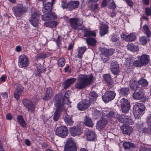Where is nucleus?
I'll return each instance as SVG.
<instances>
[{
    "mask_svg": "<svg viewBox=\"0 0 151 151\" xmlns=\"http://www.w3.org/2000/svg\"><path fill=\"white\" fill-rule=\"evenodd\" d=\"M97 96V94L95 92L93 91L91 92L89 96L90 102H94L95 101Z\"/></svg>",
    "mask_w": 151,
    "mask_h": 151,
    "instance_id": "nucleus-39",
    "label": "nucleus"
},
{
    "mask_svg": "<svg viewBox=\"0 0 151 151\" xmlns=\"http://www.w3.org/2000/svg\"><path fill=\"white\" fill-rule=\"evenodd\" d=\"M76 80V79L74 78H69L66 80L63 83L64 88L65 89H67Z\"/></svg>",
    "mask_w": 151,
    "mask_h": 151,
    "instance_id": "nucleus-26",
    "label": "nucleus"
},
{
    "mask_svg": "<svg viewBox=\"0 0 151 151\" xmlns=\"http://www.w3.org/2000/svg\"><path fill=\"white\" fill-rule=\"evenodd\" d=\"M91 2H89V0L88 1V8L89 9H91L92 11H94L98 8V4H96L94 5L93 4L91 3Z\"/></svg>",
    "mask_w": 151,
    "mask_h": 151,
    "instance_id": "nucleus-42",
    "label": "nucleus"
},
{
    "mask_svg": "<svg viewBox=\"0 0 151 151\" xmlns=\"http://www.w3.org/2000/svg\"><path fill=\"white\" fill-rule=\"evenodd\" d=\"M110 68L112 73L115 75H117L120 71L119 68V65L116 62H113L111 64Z\"/></svg>",
    "mask_w": 151,
    "mask_h": 151,
    "instance_id": "nucleus-18",
    "label": "nucleus"
},
{
    "mask_svg": "<svg viewBox=\"0 0 151 151\" xmlns=\"http://www.w3.org/2000/svg\"><path fill=\"white\" fill-rule=\"evenodd\" d=\"M63 117L64 121L67 125H71L73 124V122L72 120L71 116L68 115L67 113L65 112L64 113Z\"/></svg>",
    "mask_w": 151,
    "mask_h": 151,
    "instance_id": "nucleus-24",
    "label": "nucleus"
},
{
    "mask_svg": "<svg viewBox=\"0 0 151 151\" xmlns=\"http://www.w3.org/2000/svg\"><path fill=\"white\" fill-rule=\"evenodd\" d=\"M71 93V92L69 91H68L65 92L63 99V103L65 104L68 105L70 104L69 98L70 96Z\"/></svg>",
    "mask_w": 151,
    "mask_h": 151,
    "instance_id": "nucleus-28",
    "label": "nucleus"
},
{
    "mask_svg": "<svg viewBox=\"0 0 151 151\" xmlns=\"http://www.w3.org/2000/svg\"><path fill=\"white\" fill-rule=\"evenodd\" d=\"M129 93V89L128 87H124L121 88L119 90L120 94L124 96H127Z\"/></svg>",
    "mask_w": 151,
    "mask_h": 151,
    "instance_id": "nucleus-40",
    "label": "nucleus"
},
{
    "mask_svg": "<svg viewBox=\"0 0 151 151\" xmlns=\"http://www.w3.org/2000/svg\"><path fill=\"white\" fill-rule=\"evenodd\" d=\"M108 25L106 24H102L100 29V34L101 36H103L107 33L108 32Z\"/></svg>",
    "mask_w": 151,
    "mask_h": 151,
    "instance_id": "nucleus-25",
    "label": "nucleus"
},
{
    "mask_svg": "<svg viewBox=\"0 0 151 151\" xmlns=\"http://www.w3.org/2000/svg\"><path fill=\"white\" fill-rule=\"evenodd\" d=\"M79 2L78 1H73L68 3L67 10L69 11L73 10L78 7Z\"/></svg>",
    "mask_w": 151,
    "mask_h": 151,
    "instance_id": "nucleus-19",
    "label": "nucleus"
},
{
    "mask_svg": "<svg viewBox=\"0 0 151 151\" xmlns=\"http://www.w3.org/2000/svg\"><path fill=\"white\" fill-rule=\"evenodd\" d=\"M22 103L24 106L31 112H33L35 110V105L29 100L24 99L22 101Z\"/></svg>",
    "mask_w": 151,
    "mask_h": 151,
    "instance_id": "nucleus-11",
    "label": "nucleus"
},
{
    "mask_svg": "<svg viewBox=\"0 0 151 151\" xmlns=\"http://www.w3.org/2000/svg\"><path fill=\"white\" fill-rule=\"evenodd\" d=\"M145 11L146 15L148 16H151V6L150 8H145Z\"/></svg>",
    "mask_w": 151,
    "mask_h": 151,
    "instance_id": "nucleus-58",
    "label": "nucleus"
},
{
    "mask_svg": "<svg viewBox=\"0 0 151 151\" xmlns=\"http://www.w3.org/2000/svg\"><path fill=\"white\" fill-rule=\"evenodd\" d=\"M138 82L139 84L142 86H146L148 85V82L145 79L141 78L139 80Z\"/></svg>",
    "mask_w": 151,
    "mask_h": 151,
    "instance_id": "nucleus-47",
    "label": "nucleus"
},
{
    "mask_svg": "<svg viewBox=\"0 0 151 151\" xmlns=\"http://www.w3.org/2000/svg\"><path fill=\"white\" fill-rule=\"evenodd\" d=\"M145 96L144 90L140 89L138 91H135L132 94L133 98L137 100H139L144 98Z\"/></svg>",
    "mask_w": 151,
    "mask_h": 151,
    "instance_id": "nucleus-14",
    "label": "nucleus"
},
{
    "mask_svg": "<svg viewBox=\"0 0 151 151\" xmlns=\"http://www.w3.org/2000/svg\"><path fill=\"white\" fill-rule=\"evenodd\" d=\"M102 60L104 63L106 62L109 59V56L104 53V52H102Z\"/></svg>",
    "mask_w": 151,
    "mask_h": 151,
    "instance_id": "nucleus-56",
    "label": "nucleus"
},
{
    "mask_svg": "<svg viewBox=\"0 0 151 151\" xmlns=\"http://www.w3.org/2000/svg\"><path fill=\"white\" fill-rule=\"evenodd\" d=\"M47 15H43L42 16V19L44 21H47L50 20H53L57 18V16L55 12H49Z\"/></svg>",
    "mask_w": 151,
    "mask_h": 151,
    "instance_id": "nucleus-17",
    "label": "nucleus"
},
{
    "mask_svg": "<svg viewBox=\"0 0 151 151\" xmlns=\"http://www.w3.org/2000/svg\"><path fill=\"white\" fill-rule=\"evenodd\" d=\"M47 57V55L45 54L44 52H41L40 54L37 55L36 57V59L37 60L40 58H45Z\"/></svg>",
    "mask_w": 151,
    "mask_h": 151,
    "instance_id": "nucleus-55",
    "label": "nucleus"
},
{
    "mask_svg": "<svg viewBox=\"0 0 151 151\" xmlns=\"http://www.w3.org/2000/svg\"><path fill=\"white\" fill-rule=\"evenodd\" d=\"M70 131L71 135L74 137L80 135L81 134L80 129L78 128H72L70 129Z\"/></svg>",
    "mask_w": 151,
    "mask_h": 151,
    "instance_id": "nucleus-30",
    "label": "nucleus"
},
{
    "mask_svg": "<svg viewBox=\"0 0 151 151\" xmlns=\"http://www.w3.org/2000/svg\"><path fill=\"white\" fill-rule=\"evenodd\" d=\"M45 71V68L42 65H39L37 66V69L35 75L36 76H40V73Z\"/></svg>",
    "mask_w": 151,
    "mask_h": 151,
    "instance_id": "nucleus-36",
    "label": "nucleus"
},
{
    "mask_svg": "<svg viewBox=\"0 0 151 151\" xmlns=\"http://www.w3.org/2000/svg\"><path fill=\"white\" fill-rule=\"evenodd\" d=\"M12 10L14 15L17 17H19L26 11L25 8L22 5H19L14 6Z\"/></svg>",
    "mask_w": 151,
    "mask_h": 151,
    "instance_id": "nucleus-9",
    "label": "nucleus"
},
{
    "mask_svg": "<svg viewBox=\"0 0 151 151\" xmlns=\"http://www.w3.org/2000/svg\"><path fill=\"white\" fill-rule=\"evenodd\" d=\"M57 25V22L55 21H52L50 22V27H55Z\"/></svg>",
    "mask_w": 151,
    "mask_h": 151,
    "instance_id": "nucleus-63",
    "label": "nucleus"
},
{
    "mask_svg": "<svg viewBox=\"0 0 151 151\" xmlns=\"http://www.w3.org/2000/svg\"><path fill=\"white\" fill-rule=\"evenodd\" d=\"M94 78L92 75H80L78 76L77 82L75 84V88L78 90L86 88L93 82Z\"/></svg>",
    "mask_w": 151,
    "mask_h": 151,
    "instance_id": "nucleus-1",
    "label": "nucleus"
},
{
    "mask_svg": "<svg viewBox=\"0 0 151 151\" xmlns=\"http://www.w3.org/2000/svg\"><path fill=\"white\" fill-rule=\"evenodd\" d=\"M120 103L121 104V107H124L125 105H130L129 102H128L127 100L125 99H122L120 101Z\"/></svg>",
    "mask_w": 151,
    "mask_h": 151,
    "instance_id": "nucleus-52",
    "label": "nucleus"
},
{
    "mask_svg": "<svg viewBox=\"0 0 151 151\" xmlns=\"http://www.w3.org/2000/svg\"><path fill=\"white\" fill-rule=\"evenodd\" d=\"M127 49L129 50L132 52L137 51L138 50L137 47L132 43L128 45Z\"/></svg>",
    "mask_w": 151,
    "mask_h": 151,
    "instance_id": "nucleus-43",
    "label": "nucleus"
},
{
    "mask_svg": "<svg viewBox=\"0 0 151 151\" xmlns=\"http://www.w3.org/2000/svg\"><path fill=\"white\" fill-rule=\"evenodd\" d=\"M145 107L142 103H138L133 107V113L134 116L137 119H139L145 113Z\"/></svg>",
    "mask_w": 151,
    "mask_h": 151,
    "instance_id": "nucleus-3",
    "label": "nucleus"
},
{
    "mask_svg": "<svg viewBox=\"0 0 151 151\" xmlns=\"http://www.w3.org/2000/svg\"><path fill=\"white\" fill-rule=\"evenodd\" d=\"M148 127L144 128L142 129V131L145 134H150L151 133V127L150 125H148Z\"/></svg>",
    "mask_w": 151,
    "mask_h": 151,
    "instance_id": "nucleus-53",
    "label": "nucleus"
},
{
    "mask_svg": "<svg viewBox=\"0 0 151 151\" xmlns=\"http://www.w3.org/2000/svg\"><path fill=\"white\" fill-rule=\"evenodd\" d=\"M28 64V60L25 55H21L19 58L18 61V65L20 67L22 68L27 67Z\"/></svg>",
    "mask_w": 151,
    "mask_h": 151,
    "instance_id": "nucleus-13",
    "label": "nucleus"
},
{
    "mask_svg": "<svg viewBox=\"0 0 151 151\" xmlns=\"http://www.w3.org/2000/svg\"><path fill=\"white\" fill-rule=\"evenodd\" d=\"M63 97V95L61 93H59L55 96V104L56 108H61L63 107L64 108H65V104L63 103V100L62 102Z\"/></svg>",
    "mask_w": 151,
    "mask_h": 151,
    "instance_id": "nucleus-8",
    "label": "nucleus"
},
{
    "mask_svg": "<svg viewBox=\"0 0 151 151\" xmlns=\"http://www.w3.org/2000/svg\"><path fill=\"white\" fill-rule=\"evenodd\" d=\"M86 42L90 46H93L96 43V40L92 37H88L86 38Z\"/></svg>",
    "mask_w": 151,
    "mask_h": 151,
    "instance_id": "nucleus-38",
    "label": "nucleus"
},
{
    "mask_svg": "<svg viewBox=\"0 0 151 151\" xmlns=\"http://www.w3.org/2000/svg\"><path fill=\"white\" fill-rule=\"evenodd\" d=\"M111 40L112 42H116L119 40V39L116 36L113 35L111 37Z\"/></svg>",
    "mask_w": 151,
    "mask_h": 151,
    "instance_id": "nucleus-64",
    "label": "nucleus"
},
{
    "mask_svg": "<svg viewBox=\"0 0 151 151\" xmlns=\"http://www.w3.org/2000/svg\"><path fill=\"white\" fill-rule=\"evenodd\" d=\"M67 5L68 3H67L66 1L63 0L62 2L61 6L63 9L65 8L67 10Z\"/></svg>",
    "mask_w": 151,
    "mask_h": 151,
    "instance_id": "nucleus-59",
    "label": "nucleus"
},
{
    "mask_svg": "<svg viewBox=\"0 0 151 151\" xmlns=\"http://www.w3.org/2000/svg\"><path fill=\"white\" fill-rule=\"evenodd\" d=\"M123 133L126 134H130L133 131L132 128L129 126L123 125L120 127Z\"/></svg>",
    "mask_w": 151,
    "mask_h": 151,
    "instance_id": "nucleus-23",
    "label": "nucleus"
},
{
    "mask_svg": "<svg viewBox=\"0 0 151 151\" xmlns=\"http://www.w3.org/2000/svg\"><path fill=\"white\" fill-rule=\"evenodd\" d=\"M61 37L60 35H58L57 38L56 42L57 45L59 46L61 44Z\"/></svg>",
    "mask_w": 151,
    "mask_h": 151,
    "instance_id": "nucleus-60",
    "label": "nucleus"
},
{
    "mask_svg": "<svg viewBox=\"0 0 151 151\" xmlns=\"http://www.w3.org/2000/svg\"><path fill=\"white\" fill-rule=\"evenodd\" d=\"M140 43L143 45H146L147 43V38L145 36L140 37L139 39Z\"/></svg>",
    "mask_w": 151,
    "mask_h": 151,
    "instance_id": "nucleus-45",
    "label": "nucleus"
},
{
    "mask_svg": "<svg viewBox=\"0 0 151 151\" xmlns=\"http://www.w3.org/2000/svg\"><path fill=\"white\" fill-rule=\"evenodd\" d=\"M96 138V134L91 131H88L87 133V139L90 141L94 140Z\"/></svg>",
    "mask_w": 151,
    "mask_h": 151,
    "instance_id": "nucleus-29",
    "label": "nucleus"
},
{
    "mask_svg": "<svg viewBox=\"0 0 151 151\" xmlns=\"http://www.w3.org/2000/svg\"><path fill=\"white\" fill-rule=\"evenodd\" d=\"M84 27H83V28ZM83 32H84V37H87L90 36H95L96 34L94 31H91L89 29H83Z\"/></svg>",
    "mask_w": 151,
    "mask_h": 151,
    "instance_id": "nucleus-27",
    "label": "nucleus"
},
{
    "mask_svg": "<svg viewBox=\"0 0 151 151\" xmlns=\"http://www.w3.org/2000/svg\"><path fill=\"white\" fill-rule=\"evenodd\" d=\"M68 134V131L65 126H61L57 128L56 129L55 134L62 138H65Z\"/></svg>",
    "mask_w": 151,
    "mask_h": 151,
    "instance_id": "nucleus-6",
    "label": "nucleus"
},
{
    "mask_svg": "<svg viewBox=\"0 0 151 151\" xmlns=\"http://www.w3.org/2000/svg\"><path fill=\"white\" fill-rule=\"evenodd\" d=\"M70 26L75 30H81L83 29V26H81L83 20L77 18H70L69 20Z\"/></svg>",
    "mask_w": 151,
    "mask_h": 151,
    "instance_id": "nucleus-4",
    "label": "nucleus"
},
{
    "mask_svg": "<svg viewBox=\"0 0 151 151\" xmlns=\"http://www.w3.org/2000/svg\"><path fill=\"white\" fill-rule=\"evenodd\" d=\"M86 47L85 46L79 47L78 49V53L77 56L78 58H80L82 57V55H83L85 52L87 50Z\"/></svg>",
    "mask_w": 151,
    "mask_h": 151,
    "instance_id": "nucleus-33",
    "label": "nucleus"
},
{
    "mask_svg": "<svg viewBox=\"0 0 151 151\" xmlns=\"http://www.w3.org/2000/svg\"><path fill=\"white\" fill-rule=\"evenodd\" d=\"M105 118H102L98 122L97 124L100 127L103 128L108 123L107 120Z\"/></svg>",
    "mask_w": 151,
    "mask_h": 151,
    "instance_id": "nucleus-32",
    "label": "nucleus"
},
{
    "mask_svg": "<svg viewBox=\"0 0 151 151\" xmlns=\"http://www.w3.org/2000/svg\"><path fill=\"white\" fill-rule=\"evenodd\" d=\"M103 78L104 79L106 82L107 86L109 88H111L114 86V81L111 77L110 74H104L103 75Z\"/></svg>",
    "mask_w": 151,
    "mask_h": 151,
    "instance_id": "nucleus-16",
    "label": "nucleus"
},
{
    "mask_svg": "<svg viewBox=\"0 0 151 151\" xmlns=\"http://www.w3.org/2000/svg\"><path fill=\"white\" fill-rule=\"evenodd\" d=\"M116 94L113 91H109L106 92L104 95L102 96L103 100L107 103L113 100L115 97Z\"/></svg>",
    "mask_w": 151,
    "mask_h": 151,
    "instance_id": "nucleus-10",
    "label": "nucleus"
},
{
    "mask_svg": "<svg viewBox=\"0 0 151 151\" xmlns=\"http://www.w3.org/2000/svg\"><path fill=\"white\" fill-rule=\"evenodd\" d=\"M129 85L131 88L133 90H136L139 87L138 82L135 81L131 80Z\"/></svg>",
    "mask_w": 151,
    "mask_h": 151,
    "instance_id": "nucleus-34",
    "label": "nucleus"
},
{
    "mask_svg": "<svg viewBox=\"0 0 151 151\" xmlns=\"http://www.w3.org/2000/svg\"><path fill=\"white\" fill-rule=\"evenodd\" d=\"M136 39V37L135 34L133 33H130L127 37V41H132Z\"/></svg>",
    "mask_w": 151,
    "mask_h": 151,
    "instance_id": "nucleus-50",
    "label": "nucleus"
},
{
    "mask_svg": "<svg viewBox=\"0 0 151 151\" xmlns=\"http://www.w3.org/2000/svg\"><path fill=\"white\" fill-rule=\"evenodd\" d=\"M84 123L86 126L88 127H92L93 125V123L91 119L87 116H85Z\"/></svg>",
    "mask_w": 151,
    "mask_h": 151,
    "instance_id": "nucleus-31",
    "label": "nucleus"
},
{
    "mask_svg": "<svg viewBox=\"0 0 151 151\" xmlns=\"http://www.w3.org/2000/svg\"><path fill=\"white\" fill-rule=\"evenodd\" d=\"M53 95V92L52 88L50 87H48L47 88L45 96L43 98V99L45 101L49 100L52 97Z\"/></svg>",
    "mask_w": 151,
    "mask_h": 151,
    "instance_id": "nucleus-21",
    "label": "nucleus"
},
{
    "mask_svg": "<svg viewBox=\"0 0 151 151\" xmlns=\"http://www.w3.org/2000/svg\"><path fill=\"white\" fill-rule=\"evenodd\" d=\"M12 85L15 89L14 93L15 98L17 100H18L22 92L24 90V88L17 83H14Z\"/></svg>",
    "mask_w": 151,
    "mask_h": 151,
    "instance_id": "nucleus-7",
    "label": "nucleus"
},
{
    "mask_svg": "<svg viewBox=\"0 0 151 151\" xmlns=\"http://www.w3.org/2000/svg\"><path fill=\"white\" fill-rule=\"evenodd\" d=\"M102 50L103 51H104V53L109 56L113 54L114 51V49L113 48L106 50L103 49Z\"/></svg>",
    "mask_w": 151,
    "mask_h": 151,
    "instance_id": "nucleus-44",
    "label": "nucleus"
},
{
    "mask_svg": "<svg viewBox=\"0 0 151 151\" xmlns=\"http://www.w3.org/2000/svg\"><path fill=\"white\" fill-rule=\"evenodd\" d=\"M77 148L76 144L71 138L68 139L64 147L65 151H76Z\"/></svg>",
    "mask_w": 151,
    "mask_h": 151,
    "instance_id": "nucleus-5",
    "label": "nucleus"
},
{
    "mask_svg": "<svg viewBox=\"0 0 151 151\" xmlns=\"http://www.w3.org/2000/svg\"><path fill=\"white\" fill-rule=\"evenodd\" d=\"M148 149L146 147L145 145L142 144L140 145L139 151H148Z\"/></svg>",
    "mask_w": 151,
    "mask_h": 151,
    "instance_id": "nucleus-57",
    "label": "nucleus"
},
{
    "mask_svg": "<svg viewBox=\"0 0 151 151\" xmlns=\"http://www.w3.org/2000/svg\"><path fill=\"white\" fill-rule=\"evenodd\" d=\"M40 15V13L37 12H34L32 15L30 21L33 26L36 27L37 26Z\"/></svg>",
    "mask_w": 151,
    "mask_h": 151,
    "instance_id": "nucleus-12",
    "label": "nucleus"
},
{
    "mask_svg": "<svg viewBox=\"0 0 151 151\" xmlns=\"http://www.w3.org/2000/svg\"><path fill=\"white\" fill-rule=\"evenodd\" d=\"M124 123L127 124L132 125L134 124V122L132 119L130 117L126 116Z\"/></svg>",
    "mask_w": 151,
    "mask_h": 151,
    "instance_id": "nucleus-49",
    "label": "nucleus"
},
{
    "mask_svg": "<svg viewBox=\"0 0 151 151\" xmlns=\"http://www.w3.org/2000/svg\"><path fill=\"white\" fill-rule=\"evenodd\" d=\"M147 122L148 125H150L151 127V113L150 114L147 116Z\"/></svg>",
    "mask_w": 151,
    "mask_h": 151,
    "instance_id": "nucleus-62",
    "label": "nucleus"
},
{
    "mask_svg": "<svg viewBox=\"0 0 151 151\" xmlns=\"http://www.w3.org/2000/svg\"><path fill=\"white\" fill-rule=\"evenodd\" d=\"M103 115L102 111H100L94 109L92 113V115L93 117L95 119L99 118Z\"/></svg>",
    "mask_w": 151,
    "mask_h": 151,
    "instance_id": "nucleus-35",
    "label": "nucleus"
},
{
    "mask_svg": "<svg viewBox=\"0 0 151 151\" xmlns=\"http://www.w3.org/2000/svg\"><path fill=\"white\" fill-rule=\"evenodd\" d=\"M116 7V5L113 0H112L110 4L109 8L112 9H114Z\"/></svg>",
    "mask_w": 151,
    "mask_h": 151,
    "instance_id": "nucleus-61",
    "label": "nucleus"
},
{
    "mask_svg": "<svg viewBox=\"0 0 151 151\" xmlns=\"http://www.w3.org/2000/svg\"><path fill=\"white\" fill-rule=\"evenodd\" d=\"M65 63V59L64 58H60L59 59L58 65L61 67H63Z\"/></svg>",
    "mask_w": 151,
    "mask_h": 151,
    "instance_id": "nucleus-51",
    "label": "nucleus"
},
{
    "mask_svg": "<svg viewBox=\"0 0 151 151\" xmlns=\"http://www.w3.org/2000/svg\"><path fill=\"white\" fill-rule=\"evenodd\" d=\"M126 116V115H120L119 114L116 116L117 119L119 122L124 123Z\"/></svg>",
    "mask_w": 151,
    "mask_h": 151,
    "instance_id": "nucleus-48",
    "label": "nucleus"
},
{
    "mask_svg": "<svg viewBox=\"0 0 151 151\" xmlns=\"http://www.w3.org/2000/svg\"><path fill=\"white\" fill-rule=\"evenodd\" d=\"M56 110L55 112V114L53 116V119L54 121H57L59 119L61 112L65 110V108H64L63 107H62L61 108H56Z\"/></svg>",
    "mask_w": 151,
    "mask_h": 151,
    "instance_id": "nucleus-22",
    "label": "nucleus"
},
{
    "mask_svg": "<svg viewBox=\"0 0 151 151\" xmlns=\"http://www.w3.org/2000/svg\"><path fill=\"white\" fill-rule=\"evenodd\" d=\"M137 58L139 60H136L133 62V65L136 67H141L147 65L150 61L149 55L146 54H142L140 56H138Z\"/></svg>",
    "mask_w": 151,
    "mask_h": 151,
    "instance_id": "nucleus-2",
    "label": "nucleus"
},
{
    "mask_svg": "<svg viewBox=\"0 0 151 151\" xmlns=\"http://www.w3.org/2000/svg\"><path fill=\"white\" fill-rule=\"evenodd\" d=\"M52 5L53 4L49 2L43 4V8L42 9L43 12L45 14H48L49 12H50Z\"/></svg>",
    "mask_w": 151,
    "mask_h": 151,
    "instance_id": "nucleus-20",
    "label": "nucleus"
},
{
    "mask_svg": "<svg viewBox=\"0 0 151 151\" xmlns=\"http://www.w3.org/2000/svg\"><path fill=\"white\" fill-rule=\"evenodd\" d=\"M130 107V105H128L126 106L125 105V106H124L123 107V106H121L122 112L123 113H127L129 110Z\"/></svg>",
    "mask_w": 151,
    "mask_h": 151,
    "instance_id": "nucleus-54",
    "label": "nucleus"
},
{
    "mask_svg": "<svg viewBox=\"0 0 151 151\" xmlns=\"http://www.w3.org/2000/svg\"><path fill=\"white\" fill-rule=\"evenodd\" d=\"M143 28L147 37H150L151 36V32L149 30L148 27L147 25H145L143 26Z\"/></svg>",
    "mask_w": 151,
    "mask_h": 151,
    "instance_id": "nucleus-46",
    "label": "nucleus"
},
{
    "mask_svg": "<svg viewBox=\"0 0 151 151\" xmlns=\"http://www.w3.org/2000/svg\"><path fill=\"white\" fill-rule=\"evenodd\" d=\"M90 103L87 100H84L80 102L77 104V107L80 111H83L90 106Z\"/></svg>",
    "mask_w": 151,
    "mask_h": 151,
    "instance_id": "nucleus-15",
    "label": "nucleus"
},
{
    "mask_svg": "<svg viewBox=\"0 0 151 151\" xmlns=\"http://www.w3.org/2000/svg\"><path fill=\"white\" fill-rule=\"evenodd\" d=\"M18 122L22 127H25L26 126V123L23 119L22 116L21 115H18L17 118Z\"/></svg>",
    "mask_w": 151,
    "mask_h": 151,
    "instance_id": "nucleus-41",
    "label": "nucleus"
},
{
    "mask_svg": "<svg viewBox=\"0 0 151 151\" xmlns=\"http://www.w3.org/2000/svg\"><path fill=\"white\" fill-rule=\"evenodd\" d=\"M123 146L125 149L134 148L135 145L130 142H124L123 143Z\"/></svg>",
    "mask_w": 151,
    "mask_h": 151,
    "instance_id": "nucleus-37",
    "label": "nucleus"
}]
</instances>
